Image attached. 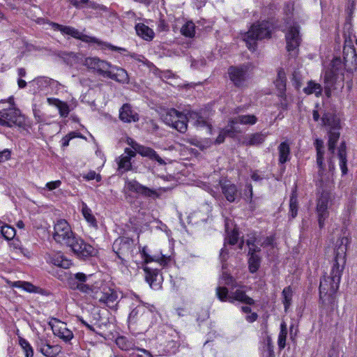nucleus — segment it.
<instances>
[{
  "label": "nucleus",
  "mask_w": 357,
  "mask_h": 357,
  "mask_svg": "<svg viewBox=\"0 0 357 357\" xmlns=\"http://www.w3.org/2000/svg\"><path fill=\"white\" fill-rule=\"evenodd\" d=\"M37 345L39 351L46 357H55L61 351L59 345H50L44 340H40Z\"/></svg>",
  "instance_id": "21"
},
{
  "label": "nucleus",
  "mask_w": 357,
  "mask_h": 357,
  "mask_svg": "<svg viewBox=\"0 0 357 357\" xmlns=\"http://www.w3.org/2000/svg\"><path fill=\"white\" fill-rule=\"evenodd\" d=\"M24 123V119L20 115V111L9 107L0 110V125L12 127L13 126H21Z\"/></svg>",
  "instance_id": "9"
},
{
  "label": "nucleus",
  "mask_w": 357,
  "mask_h": 357,
  "mask_svg": "<svg viewBox=\"0 0 357 357\" xmlns=\"http://www.w3.org/2000/svg\"><path fill=\"white\" fill-rule=\"evenodd\" d=\"M223 278H225V284L229 286H231L232 287H236V282L234 280L232 277L229 276V275L223 274Z\"/></svg>",
  "instance_id": "57"
},
{
  "label": "nucleus",
  "mask_w": 357,
  "mask_h": 357,
  "mask_svg": "<svg viewBox=\"0 0 357 357\" xmlns=\"http://www.w3.org/2000/svg\"><path fill=\"white\" fill-rule=\"evenodd\" d=\"M85 178L87 180H93L96 179L97 181H100L101 179V176L99 174H97L95 172H89Z\"/></svg>",
  "instance_id": "58"
},
{
  "label": "nucleus",
  "mask_w": 357,
  "mask_h": 357,
  "mask_svg": "<svg viewBox=\"0 0 357 357\" xmlns=\"http://www.w3.org/2000/svg\"><path fill=\"white\" fill-rule=\"evenodd\" d=\"M112 248L119 258L124 259L132 251L133 242L128 238H119L114 241Z\"/></svg>",
  "instance_id": "14"
},
{
  "label": "nucleus",
  "mask_w": 357,
  "mask_h": 357,
  "mask_svg": "<svg viewBox=\"0 0 357 357\" xmlns=\"http://www.w3.org/2000/svg\"><path fill=\"white\" fill-rule=\"evenodd\" d=\"M315 144L317 149V163L319 167L318 181L320 183V185H322L329 182L332 179L333 176V171L335 169V165L331 155L328 159V171L325 170L323 164L324 142L322 140L317 139Z\"/></svg>",
  "instance_id": "2"
},
{
  "label": "nucleus",
  "mask_w": 357,
  "mask_h": 357,
  "mask_svg": "<svg viewBox=\"0 0 357 357\" xmlns=\"http://www.w3.org/2000/svg\"><path fill=\"white\" fill-rule=\"evenodd\" d=\"M260 257L257 255H250L249 258V269L251 273H255L259 268Z\"/></svg>",
  "instance_id": "40"
},
{
  "label": "nucleus",
  "mask_w": 357,
  "mask_h": 357,
  "mask_svg": "<svg viewBox=\"0 0 357 357\" xmlns=\"http://www.w3.org/2000/svg\"><path fill=\"white\" fill-rule=\"evenodd\" d=\"M61 185V181L60 180H56L54 181H50L46 183L45 188L50 190H54L56 188H59Z\"/></svg>",
  "instance_id": "55"
},
{
  "label": "nucleus",
  "mask_w": 357,
  "mask_h": 357,
  "mask_svg": "<svg viewBox=\"0 0 357 357\" xmlns=\"http://www.w3.org/2000/svg\"><path fill=\"white\" fill-rule=\"evenodd\" d=\"M125 190L134 192L146 197H152L156 195V192L146 186L142 185L135 180H127L125 185Z\"/></svg>",
  "instance_id": "17"
},
{
  "label": "nucleus",
  "mask_w": 357,
  "mask_h": 357,
  "mask_svg": "<svg viewBox=\"0 0 357 357\" xmlns=\"http://www.w3.org/2000/svg\"><path fill=\"white\" fill-rule=\"evenodd\" d=\"M279 162L284 164L290 159V147L287 142H282L278 146Z\"/></svg>",
  "instance_id": "33"
},
{
  "label": "nucleus",
  "mask_w": 357,
  "mask_h": 357,
  "mask_svg": "<svg viewBox=\"0 0 357 357\" xmlns=\"http://www.w3.org/2000/svg\"><path fill=\"white\" fill-rule=\"evenodd\" d=\"M287 50L291 56L298 54V47L300 45L301 38L299 33V27L296 25H290L286 34Z\"/></svg>",
  "instance_id": "10"
},
{
  "label": "nucleus",
  "mask_w": 357,
  "mask_h": 357,
  "mask_svg": "<svg viewBox=\"0 0 357 357\" xmlns=\"http://www.w3.org/2000/svg\"><path fill=\"white\" fill-rule=\"evenodd\" d=\"M84 65L90 69L96 70L101 76L106 77L109 76V70L112 68V65L97 57H89L84 61Z\"/></svg>",
  "instance_id": "13"
},
{
  "label": "nucleus",
  "mask_w": 357,
  "mask_h": 357,
  "mask_svg": "<svg viewBox=\"0 0 357 357\" xmlns=\"http://www.w3.org/2000/svg\"><path fill=\"white\" fill-rule=\"evenodd\" d=\"M50 261L52 264L63 268H68L72 265L71 261L61 253H55L51 255Z\"/></svg>",
  "instance_id": "28"
},
{
  "label": "nucleus",
  "mask_w": 357,
  "mask_h": 357,
  "mask_svg": "<svg viewBox=\"0 0 357 357\" xmlns=\"http://www.w3.org/2000/svg\"><path fill=\"white\" fill-rule=\"evenodd\" d=\"M269 24H252L249 31L245 33L243 40L248 48L255 50L257 40L268 38L271 35Z\"/></svg>",
  "instance_id": "3"
},
{
  "label": "nucleus",
  "mask_w": 357,
  "mask_h": 357,
  "mask_svg": "<svg viewBox=\"0 0 357 357\" xmlns=\"http://www.w3.org/2000/svg\"><path fill=\"white\" fill-rule=\"evenodd\" d=\"M340 138V132L337 130H330L328 135V151L332 158L335 157V144Z\"/></svg>",
  "instance_id": "31"
},
{
  "label": "nucleus",
  "mask_w": 357,
  "mask_h": 357,
  "mask_svg": "<svg viewBox=\"0 0 357 357\" xmlns=\"http://www.w3.org/2000/svg\"><path fill=\"white\" fill-rule=\"evenodd\" d=\"M287 335V326L284 322H282L280 325V332L278 337V346L280 349H284L285 347Z\"/></svg>",
  "instance_id": "37"
},
{
  "label": "nucleus",
  "mask_w": 357,
  "mask_h": 357,
  "mask_svg": "<svg viewBox=\"0 0 357 357\" xmlns=\"http://www.w3.org/2000/svg\"><path fill=\"white\" fill-rule=\"evenodd\" d=\"M282 296L284 298L283 303L284 305V309L285 311H287L288 307L291 305V301L292 298V291L290 287H286L283 289Z\"/></svg>",
  "instance_id": "46"
},
{
  "label": "nucleus",
  "mask_w": 357,
  "mask_h": 357,
  "mask_svg": "<svg viewBox=\"0 0 357 357\" xmlns=\"http://www.w3.org/2000/svg\"><path fill=\"white\" fill-rule=\"evenodd\" d=\"M20 345L22 347L26 357H33V350L31 344L23 338H20L19 340Z\"/></svg>",
  "instance_id": "44"
},
{
  "label": "nucleus",
  "mask_w": 357,
  "mask_h": 357,
  "mask_svg": "<svg viewBox=\"0 0 357 357\" xmlns=\"http://www.w3.org/2000/svg\"><path fill=\"white\" fill-rule=\"evenodd\" d=\"M188 113L184 114L175 109H170L163 115L162 120L165 124L184 133L188 128Z\"/></svg>",
  "instance_id": "7"
},
{
  "label": "nucleus",
  "mask_w": 357,
  "mask_h": 357,
  "mask_svg": "<svg viewBox=\"0 0 357 357\" xmlns=\"http://www.w3.org/2000/svg\"><path fill=\"white\" fill-rule=\"evenodd\" d=\"M116 344L121 349L126 351L132 349L133 346L132 343L123 336L118 337L116 339Z\"/></svg>",
  "instance_id": "43"
},
{
  "label": "nucleus",
  "mask_w": 357,
  "mask_h": 357,
  "mask_svg": "<svg viewBox=\"0 0 357 357\" xmlns=\"http://www.w3.org/2000/svg\"><path fill=\"white\" fill-rule=\"evenodd\" d=\"M142 255L144 257V261L146 263H149V262H151V261H157V262L160 263V265L164 266L167 263V261L169 260V259L164 255H162L161 257H158V256H155V255L151 256L146 252L145 248H144L142 250Z\"/></svg>",
  "instance_id": "35"
},
{
  "label": "nucleus",
  "mask_w": 357,
  "mask_h": 357,
  "mask_svg": "<svg viewBox=\"0 0 357 357\" xmlns=\"http://www.w3.org/2000/svg\"><path fill=\"white\" fill-rule=\"evenodd\" d=\"M280 98L279 105L282 109H287L289 107V105L291 102V100H289L285 93H282L278 95Z\"/></svg>",
  "instance_id": "52"
},
{
  "label": "nucleus",
  "mask_w": 357,
  "mask_h": 357,
  "mask_svg": "<svg viewBox=\"0 0 357 357\" xmlns=\"http://www.w3.org/2000/svg\"><path fill=\"white\" fill-rule=\"evenodd\" d=\"M71 139V137H69V136H65L63 139H62V146H68V144H69V142L70 140Z\"/></svg>",
  "instance_id": "64"
},
{
  "label": "nucleus",
  "mask_w": 357,
  "mask_h": 357,
  "mask_svg": "<svg viewBox=\"0 0 357 357\" xmlns=\"http://www.w3.org/2000/svg\"><path fill=\"white\" fill-rule=\"evenodd\" d=\"M119 119L123 122L131 123L137 121L139 116L128 104H124L119 110Z\"/></svg>",
  "instance_id": "22"
},
{
  "label": "nucleus",
  "mask_w": 357,
  "mask_h": 357,
  "mask_svg": "<svg viewBox=\"0 0 357 357\" xmlns=\"http://www.w3.org/2000/svg\"><path fill=\"white\" fill-rule=\"evenodd\" d=\"M229 293L227 288L225 287H218L216 288V296L222 302L228 301Z\"/></svg>",
  "instance_id": "47"
},
{
  "label": "nucleus",
  "mask_w": 357,
  "mask_h": 357,
  "mask_svg": "<svg viewBox=\"0 0 357 357\" xmlns=\"http://www.w3.org/2000/svg\"><path fill=\"white\" fill-rule=\"evenodd\" d=\"M324 83L326 84V88L331 89L333 86L335 80H336V75L334 71L332 70H327L324 75Z\"/></svg>",
  "instance_id": "38"
},
{
  "label": "nucleus",
  "mask_w": 357,
  "mask_h": 357,
  "mask_svg": "<svg viewBox=\"0 0 357 357\" xmlns=\"http://www.w3.org/2000/svg\"><path fill=\"white\" fill-rule=\"evenodd\" d=\"M190 122L197 128H206L208 132H211V125L208 121L196 112H188V122Z\"/></svg>",
  "instance_id": "19"
},
{
  "label": "nucleus",
  "mask_w": 357,
  "mask_h": 357,
  "mask_svg": "<svg viewBox=\"0 0 357 357\" xmlns=\"http://www.w3.org/2000/svg\"><path fill=\"white\" fill-rule=\"evenodd\" d=\"M128 144H129L136 153L140 154L144 157H148L151 160H156L160 165H165V162L162 159L157 153L149 147H146L137 143L132 138L128 137L126 140Z\"/></svg>",
  "instance_id": "12"
},
{
  "label": "nucleus",
  "mask_w": 357,
  "mask_h": 357,
  "mask_svg": "<svg viewBox=\"0 0 357 357\" xmlns=\"http://www.w3.org/2000/svg\"><path fill=\"white\" fill-rule=\"evenodd\" d=\"M109 76H106L107 78L114 79L116 82L121 83L128 82V75L127 72L121 68L116 66H112V68L109 70Z\"/></svg>",
  "instance_id": "27"
},
{
  "label": "nucleus",
  "mask_w": 357,
  "mask_h": 357,
  "mask_svg": "<svg viewBox=\"0 0 357 357\" xmlns=\"http://www.w3.org/2000/svg\"><path fill=\"white\" fill-rule=\"evenodd\" d=\"M257 118L252 114L250 115H239L229 122V126L230 130L228 132L231 135H235L237 133H240V129L236 126L238 123L242 125H254L257 123Z\"/></svg>",
  "instance_id": "15"
},
{
  "label": "nucleus",
  "mask_w": 357,
  "mask_h": 357,
  "mask_svg": "<svg viewBox=\"0 0 357 357\" xmlns=\"http://www.w3.org/2000/svg\"><path fill=\"white\" fill-rule=\"evenodd\" d=\"M82 213L84 219L87 221L91 226L97 227V220L95 216L93 215L91 210L88 207L85 203L82 204Z\"/></svg>",
  "instance_id": "34"
},
{
  "label": "nucleus",
  "mask_w": 357,
  "mask_h": 357,
  "mask_svg": "<svg viewBox=\"0 0 357 357\" xmlns=\"http://www.w3.org/2000/svg\"><path fill=\"white\" fill-rule=\"evenodd\" d=\"M303 91L307 94L314 93L317 96H319L321 93L322 88L319 84L310 81Z\"/></svg>",
  "instance_id": "36"
},
{
  "label": "nucleus",
  "mask_w": 357,
  "mask_h": 357,
  "mask_svg": "<svg viewBox=\"0 0 357 357\" xmlns=\"http://www.w3.org/2000/svg\"><path fill=\"white\" fill-rule=\"evenodd\" d=\"M228 301L233 303L235 301L240 302L246 305H252L255 304V301L248 296L243 289H237L231 291L228 297Z\"/></svg>",
  "instance_id": "20"
},
{
  "label": "nucleus",
  "mask_w": 357,
  "mask_h": 357,
  "mask_svg": "<svg viewBox=\"0 0 357 357\" xmlns=\"http://www.w3.org/2000/svg\"><path fill=\"white\" fill-rule=\"evenodd\" d=\"M247 244L249 246V255H256L257 252H260V248L254 245L253 241L251 240L247 241Z\"/></svg>",
  "instance_id": "56"
},
{
  "label": "nucleus",
  "mask_w": 357,
  "mask_h": 357,
  "mask_svg": "<svg viewBox=\"0 0 357 357\" xmlns=\"http://www.w3.org/2000/svg\"><path fill=\"white\" fill-rule=\"evenodd\" d=\"M275 85L280 91V94L284 93L286 89V78L283 71L278 72V79L275 81Z\"/></svg>",
  "instance_id": "41"
},
{
  "label": "nucleus",
  "mask_w": 357,
  "mask_h": 357,
  "mask_svg": "<svg viewBox=\"0 0 357 357\" xmlns=\"http://www.w3.org/2000/svg\"><path fill=\"white\" fill-rule=\"evenodd\" d=\"M266 135L261 132H255L248 134L243 137L242 144L245 146H259L264 143L266 138Z\"/></svg>",
  "instance_id": "25"
},
{
  "label": "nucleus",
  "mask_w": 357,
  "mask_h": 357,
  "mask_svg": "<svg viewBox=\"0 0 357 357\" xmlns=\"http://www.w3.org/2000/svg\"><path fill=\"white\" fill-rule=\"evenodd\" d=\"M87 276L83 273H77L71 275L68 278V285L73 290H79L80 292L89 296L93 298H96V295L99 293V287L97 285H90L86 284Z\"/></svg>",
  "instance_id": "4"
},
{
  "label": "nucleus",
  "mask_w": 357,
  "mask_h": 357,
  "mask_svg": "<svg viewBox=\"0 0 357 357\" xmlns=\"http://www.w3.org/2000/svg\"><path fill=\"white\" fill-rule=\"evenodd\" d=\"M337 157L340 160V166L343 174L347 172L346 145L344 142L341 143L338 147Z\"/></svg>",
  "instance_id": "32"
},
{
  "label": "nucleus",
  "mask_w": 357,
  "mask_h": 357,
  "mask_svg": "<svg viewBox=\"0 0 357 357\" xmlns=\"http://www.w3.org/2000/svg\"><path fill=\"white\" fill-rule=\"evenodd\" d=\"M135 30L139 36L146 40H151L154 37V32L145 24H137Z\"/></svg>",
  "instance_id": "29"
},
{
  "label": "nucleus",
  "mask_w": 357,
  "mask_h": 357,
  "mask_svg": "<svg viewBox=\"0 0 357 357\" xmlns=\"http://www.w3.org/2000/svg\"><path fill=\"white\" fill-rule=\"evenodd\" d=\"M136 153L132 150L126 148L125 149V155H122L119 158L118 166L119 170L128 172L131 169L132 164L130 160L135 156Z\"/></svg>",
  "instance_id": "24"
},
{
  "label": "nucleus",
  "mask_w": 357,
  "mask_h": 357,
  "mask_svg": "<svg viewBox=\"0 0 357 357\" xmlns=\"http://www.w3.org/2000/svg\"><path fill=\"white\" fill-rule=\"evenodd\" d=\"M290 215L294 218L297 215L298 207L296 196L293 194L289 201Z\"/></svg>",
  "instance_id": "49"
},
{
  "label": "nucleus",
  "mask_w": 357,
  "mask_h": 357,
  "mask_svg": "<svg viewBox=\"0 0 357 357\" xmlns=\"http://www.w3.org/2000/svg\"><path fill=\"white\" fill-rule=\"evenodd\" d=\"M47 102L50 105H54V106L56 107L57 108H59V106L62 103L63 101H61L59 99H56V98H47Z\"/></svg>",
  "instance_id": "60"
},
{
  "label": "nucleus",
  "mask_w": 357,
  "mask_h": 357,
  "mask_svg": "<svg viewBox=\"0 0 357 357\" xmlns=\"http://www.w3.org/2000/svg\"><path fill=\"white\" fill-rule=\"evenodd\" d=\"M13 287L22 288V289L25 290L28 292H36L37 287L33 285L31 283L29 282H24V281H16L13 282Z\"/></svg>",
  "instance_id": "39"
},
{
  "label": "nucleus",
  "mask_w": 357,
  "mask_h": 357,
  "mask_svg": "<svg viewBox=\"0 0 357 357\" xmlns=\"http://www.w3.org/2000/svg\"><path fill=\"white\" fill-rule=\"evenodd\" d=\"M89 0H70L71 4L78 8L82 6V4L88 3Z\"/></svg>",
  "instance_id": "61"
},
{
  "label": "nucleus",
  "mask_w": 357,
  "mask_h": 357,
  "mask_svg": "<svg viewBox=\"0 0 357 357\" xmlns=\"http://www.w3.org/2000/svg\"><path fill=\"white\" fill-rule=\"evenodd\" d=\"M322 122L324 126H328L331 130L340 128V120L333 114H325L322 117Z\"/></svg>",
  "instance_id": "30"
},
{
  "label": "nucleus",
  "mask_w": 357,
  "mask_h": 357,
  "mask_svg": "<svg viewBox=\"0 0 357 357\" xmlns=\"http://www.w3.org/2000/svg\"><path fill=\"white\" fill-rule=\"evenodd\" d=\"M58 109L59 111L60 116L62 117H66L70 112L69 107L65 102H62V103L59 106Z\"/></svg>",
  "instance_id": "54"
},
{
  "label": "nucleus",
  "mask_w": 357,
  "mask_h": 357,
  "mask_svg": "<svg viewBox=\"0 0 357 357\" xmlns=\"http://www.w3.org/2000/svg\"><path fill=\"white\" fill-rule=\"evenodd\" d=\"M247 70L245 66H231L228 70L229 78L236 86H241L248 77Z\"/></svg>",
  "instance_id": "18"
},
{
  "label": "nucleus",
  "mask_w": 357,
  "mask_h": 357,
  "mask_svg": "<svg viewBox=\"0 0 357 357\" xmlns=\"http://www.w3.org/2000/svg\"><path fill=\"white\" fill-rule=\"evenodd\" d=\"M258 317V315L255 312H250V314L247 315L245 319L246 320L250 322H254Z\"/></svg>",
  "instance_id": "62"
},
{
  "label": "nucleus",
  "mask_w": 357,
  "mask_h": 357,
  "mask_svg": "<svg viewBox=\"0 0 357 357\" xmlns=\"http://www.w3.org/2000/svg\"><path fill=\"white\" fill-rule=\"evenodd\" d=\"M51 327L54 335L66 342L70 341L74 337L73 332L67 328L66 324L64 322L57 320L51 325Z\"/></svg>",
  "instance_id": "16"
},
{
  "label": "nucleus",
  "mask_w": 357,
  "mask_h": 357,
  "mask_svg": "<svg viewBox=\"0 0 357 357\" xmlns=\"http://www.w3.org/2000/svg\"><path fill=\"white\" fill-rule=\"evenodd\" d=\"M89 6L94 9H99V10H105V7H104L103 6H100V5L93 3V2H90Z\"/></svg>",
  "instance_id": "63"
},
{
  "label": "nucleus",
  "mask_w": 357,
  "mask_h": 357,
  "mask_svg": "<svg viewBox=\"0 0 357 357\" xmlns=\"http://www.w3.org/2000/svg\"><path fill=\"white\" fill-rule=\"evenodd\" d=\"M144 271L146 273V281L152 287L153 281L156 279L157 273L154 271H151L148 267H144Z\"/></svg>",
  "instance_id": "48"
},
{
  "label": "nucleus",
  "mask_w": 357,
  "mask_h": 357,
  "mask_svg": "<svg viewBox=\"0 0 357 357\" xmlns=\"http://www.w3.org/2000/svg\"><path fill=\"white\" fill-rule=\"evenodd\" d=\"M230 130V127L229 126V125L227 126V127L226 128L221 130V131L219 133V135L218 136V137L216 138V140H215L218 144L222 143L225 141L226 135H228L231 137H234L235 136V135H231L228 132V130Z\"/></svg>",
  "instance_id": "51"
},
{
  "label": "nucleus",
  "mask_w": 357,
  "mask_h": 357,
  "mask_svg": "<svg viewBox=\"0 0 357 357\" xmlns=\"http://www.w3.org/2000/svg\"><path fill=\"white\" fill-rule=\"evenodd\" d=\"M72 241L67 246L70 247L78 257L87 258L96 254L94 248L82 238L75 236Z\"/></svg>",
  "instance_id": "11"
},
{
  "label": "nucleus",
  "mask_w": 357,
  "mask_h": 357,
  "mask_svg": "<svg viewBox=\"0 0 357 357\" xmlns=\"http://www.w3.org/2000/svg\"><path fill=\"white\" fill-rule=\"evenodd\" d=\"M238 233L236 229H234L229 234L228 236L226 238V241L230 245H235L238 241Z\"/></svg>",
  "instance_id": "53"
},
{
  "label": "nucleus",
  "mask_w": 357,
  "mask_h": 357,
  "mask_svg": "<svg viewBox=\"0 0 357 357\" xmlns=\"http://www.w3.org/2000/svg\"><path fill=\"white\" fill-rule=\"evenodd\" d=\"M52 236L56 243L68 245L70 242H73L75 234L66 220L59 219L54 223Z\"/></svg>",
  "instance_id": "6"
},
{
  "label": "nucleus",
  "mask_w": 357,
  "mask_h": 357,
  "mask_svg": "<svg viewBox=\"0 0 357 357\" xmlns=\"http://www.w3.org/2000/svg\"><path fill=\"white\" fill-rule=\"evenodd\" d=\"M181 32L186 37H193L195 33V24H183L181 28Z\"/></svg>",
  "instance_id": "45"
},
{
  "label": "nucleus",
  "mask_w": 357,
  "mask_h": 357,
  "mask_svg": "<svg viewBox=\"0 0 357 357\" xmlns=\"http://www.w3.org/2000/svg\"><path fill=\"white\" fill-rule=\"evenodd\" d=\"M333 196L328 192H323L317 200V212L320 227H323L326 219L329 215L328 208L332 205Z\"/></svg>",
  "instance_id": "8"
},
{
  "label": "nucleus",
  "mask_w": 357,
  "mask_h": 357,
  "mask_svg": "<svg viewBox=\"0 0 357 357\" xmlns=\"http://www.w3.org/2000/svg\"><path fill=\"white\" fill-rule=\"evenodd\" d=\"M1 233L6 240H11L15 236V229L7 225L1 227Z\"/></svg>",
  "instance_id": "42"
},
{
  "label": "nucleus",
  "mask_w": 357,
  "mask_h": 357,
  "mask_svg": "<svg viewBox=\"0 0 357 357\" xmlns=\"http://www.w3.org/2000/svg\"><path fill=\"white\" fill-rule=\"evenodd\" d=\"M222 192L229 202H234L237 197L238 190L235 184L229 181L220 182Z\"/></svg>",
  "instance_id": "23"
},
{
  "label": "nucleus",
  "mask_w": 357,
  "mask_h": 357,
  "mask_svg": "<svg viewBox=\"0 0 357 357\" xmlns=\"http://www.w3.org/2000/svg\"><path fill=\"white\" fill-rule=\"evenodd\" d=\"M118 296L113 290L108 289L105 291V289L101 290L100 288H99V293H98L95 299L107 305H110L111 304H114Z\"/></svg>",
  "instance_id": "26"
},
{
  "label": "nucleus",
  "mask_w": 357,
  "mask_h": 357,
  "mask_svg": "<svg viewBox=\"0 0 357 357\" xmlns=\"http://www.w3.org/2000/svg\"><path fill=\"white\" fill-rule=\"evenodd\" d=\"M10 153L8 149L0 151V162L7 160L10 158Z\"/></svg>",
  "instance_id": "59"
},
{
  "label": "nucleus",
  "mask_w": 357,
  "mask_h": 357,
  "mask_svg": "<svg viewBox=\"0 0 357 357\" xmlns=\"http://www.w3.org/2000/svg\"><path fill=\"white\" fill-rule=\"evenodd\" d=\"M142 310L141 308H135L131 311L128 317L130 323H135L138 320V315H140V317L143 316Z\"/></svg>",
  "instance_id": "50"
},
{
  "label": "nucleus",
  "mask_w": 357,
  "mask_h": 357,
  "mask_svg": "<svg viewBox=\"0 0 357 357\" xmlns=\"http://www.w3.org/2000/svg\"><path fill=\"white\" fill-rule=\"evenodd\" d=\"M53 24V27H54V30L60 31L65 34L70 35L75 38L82 40V41H84V42L98 43L99 45L101 46V47L102 49L108 48L113 51H126V50L122 47H118L109 45V44L101 43V42L98 41V39L88 36L82 33V32H79V31L76 30L75 29H74L73 27L64 26L61 24Z\"/></svg>",
  "instance_id": "5"
},
{
  "label": "nucleus",
  "mask_w": 357,
  "mask_h": 357,
  "mask_svg": "<svg viewBox=\"0 0 357 357\" xmlns=\"http://www.w3.org/2000/svg\"><path fill=\"white\" fill-rule=\"evenodd\" d=\"M349 239L347 237L338 238L335 245V259L330 275L321 280L319 284L320 300L324 305H331L335 301L334 295L339 288L341 275L345 264V257Z\"/></svg>",
  "instance_id": "1"
}]
</instances>
